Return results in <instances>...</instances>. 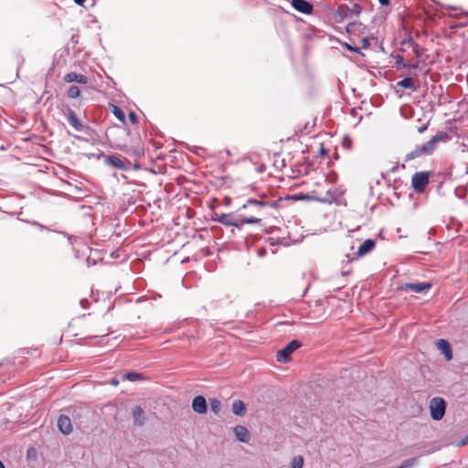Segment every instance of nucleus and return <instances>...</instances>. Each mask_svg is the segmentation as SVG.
I'll use <instances>...</instances> for the list:
<instances>
[{"instance_id": "f257e3e1", "label": "nucleus", "mask_w": 468, "mask_h": 468, "mask_svg": "<svg viewBox=\"0 0 468 468\" xmlns=\"http://www.w3.org/2000/svg\"><path fill=\"white\" fill-rule=\"evenodd\" d=\"M63 410L69 414L74 425L80 430L90 429L93 411L87 405H72Z\"/></svg>"}, {"instance_id": "f03ea898", "label": "nucleus", "mask_w": 468, "mask_h": 468, "mask_svg": "<svg viewBox=\"0 0 468 468\" xmlns=\"http://www.w3.org/2000/svg\"><path fill=\"white\" fill-rule=\"evenodd\" d=\"M218 223L226 227H233L239 232H242L247 224H261V218L256 217H244L235 213H221Z\"/></svg>"}, {"instance_id": "7ed1b4c3", "label": "nucleus", "mask_w": 468, "mask_h": 468, "mask_svg": "<svg viewBox=\"0 0 468 468\" xmlns=\"http://www.w3.org/2000/svg\"><path fill=\"white\" fill-rule=\"evenodd\" d=\"M447 403L441 397H433L430 400L429 409L430 415L433 420H441L446 413Z\"/></svg>"}, {"instance_id": "20e7f679", "label": "nucleus", "mask_w": 468, "mask_h": 468, "mask_svg": "<svg viewBox=\"0 0 468 468\" xmlns=\"http://www.w3.org/2000/svg\"><path fill=\"white\" fill-rule=\"evenodd\" d=\"M302 346V342L297 339L290 341L277 352V361L283 364L289 363L292 360V354L299 349Z\"/></svg>"}, {"instance_id": "39448f33", "label": "nucleus", "mask_w": 468, "mask_h": 468, "mask_svg": "<svg viewBox=\"0 0 468 468\" xmlns=\"http://www.w3.org/2000/svg\"><path fill=\"white\" fill-rule=\"evenodd\" d=\"M431 288L432 283L431 282H416L403 283L399 285V290L404 292H412L426 294Z\"/></svg>"}, {"instance_id": "423d86ee", "label": "nucleus", "mask_w": 468, "mask_h": 468, "mask_svg": "<svg viewBox=\"0 0 468 468\" xmlns=\"http://www.w3.org/2000/svg\"><path fill=\"white\" fill-rule=\"evenodd\" d=\"M266 197V195L262 194L260 195V199L256 198H249L245 204L241 206L240 209H246L250 206L257 207H271V208H278L280 202L283 199L282 197H280L274 201H266L264 198Z\"/></svg>"}, {"instance_id": "0eeeda50", "label": "nucleus", "mask_w": 468, "mask_h": 468, "mask_svg": "<svg viewBox=\"0 0 468 468\" xmlns=\"http://www.w3.org/2000/svg\"><path fill=\"white\" fill-rule=\"evenodd\" d=\"M430 182V172H416L411 178V187L416 193H422Z\"/></svg>"}, {"instance_id": "6e6552de", "label": "nucleus", "mask_w": 468, "mask_h": 468, "mask_svg": "<svg viewBox=\"0 0 468 468\" xmlns=\"http://www.w3.org/2000/svg\"><path fill=\"white\" fill-rule=\"evenodd\" d=\"M105 164L112 168L121 170L122 172H127L129 170V165L131 162L124 158L123 160L120 158L117 154H111L105 156L104 160Z\"/></svg>"}, {"instance_id": "1a4fd4ad", "label": "nucleus", "mask_w": 468, "mask_h": 468, "mask_svg": "<svg viewBox=\"0 0 468 468\" xmlns=\"http://www.w3.org/2000/svg\"><path fill=\"white\" fill-rule=\"evenodd\" d=\"M434 151L428 142L424 143L421 145H416L415 148L408 153L405 156V162L411 161L415 158H418L421 155H431Z\"/></svg>"}, {"instance_id": "9d476101", "label": "nucleus", "mask_w": 468, "mask_h": 468, "mask_svg": "<svg viewBox=\"0 0 468 468\" xmlns=\"http://www.w3.org/2000/svg\"><path fill=\"white\" fill-rule=\"evenodd\" d=\"M74 425L69 413L65 412L59 415L57 422L58 431L63 435H69L72 431V426Z\"/></svg>"}, {"instance_id": "9b49d317", "label": "nucleus", "mask_w": 468, "mask_h": 468, "mask_svg": "<svg viewBox=\"0 0 468 468\" xmlns=\"http://www.w3.org/2000/svg\"><path fill=\"white\" fill-rule=\"evenodd\" d=\"M436 347L441 355H443L446 361H451L453 357L452 348L447 339L440 338L436 341Z\"/></svg>"}, {"instance_id": "f8f14e48", "label": "nucleus", "mask_w": 468, "mask_h": 468, "mask_svg": "<svg viewBox=\"0 0 468 468\" xmlns=\"http://www.w3.org/2000/svg\"><path fill=\"white\" fill-rule=\"evenodd\" d=\"M291 5L303 15H312L314 12L313 4L307 0H291Z\"/></svg>"}, {"instance_id": "ddd939ff", "label": "nucleus", "mask_w": 468, "mask_h": 468, "mask_svg": "<svg viewBox=\"0 0 468 468\" xmlns=\"http://www.w3.org/2000/svg\"><path fill=\"white\" fill-rule=\"evenodd\" d=\"M362 12V7L356 3H353L352 6H340L338 14L343 18H352L354 16H358Z\"/></svg>"}, {"instance_id": "4468645a", "label": "nucleus", "mask_w": 468, "mask_h": 468, "mask_svg": "<svg viewBox=\"0 0 468 468\" xmlns=\"http://www.w3.org/2000/svg\"><path fill=\"white\" fill-rule=\"evenodd\" d=\"M65 116L67 118V121L77 131L81 132L83 129L84 124L78 118L77 113L70 108L67 107V110L65 112Z\"/></svg>"}, {"instance_id": "2eb2a0df", "label": "nucleus", "mask_w": 468, "mask_h": 468, "mask_svg": "<svg viewBox=\"0 0 468 468\" xmlns=\"http://www.w3.org/2000/svg\"><path fill=\"white\" fill-rule=\"evenodd\" d=\"M192 409L196 413L206 414L207 412V402L203 395H197L192 400Z\"/></svg>"}, {"instance_id": "dca6fc26", "label": "nucleus", "mask_w": 468, "mask_h": 468, "mask_svg": "<svg viewBox=\"0 0 468 468\" xmlns=\"http://www.w3.org/2000/svg\"><path fill=\"white\" fill-rule=\"evenodd\" d=\"M132 418L134 426L141 427L146 422V416L144 410L140 405L133 407L132 410Z\"/></svg>"}, {"instance_id": "f3484780", "label": "nucleus", "mask_w": 468, "mask_h": 468, "mask_svg": "<svg viewBox=\"0 0 468 468\" xmlns=\"http://www.w3.org/2000/svg\"><path fill=\"white\" fill-rule=\"evenodd\" d=\"M285 200H294V201H317V202H325L327 199H320V197L304 194V193H297L292 195H288L284 197Z\"/></svg>"}, {"instance_id": "a211bd4d", "label": "nucleus", "mask_w": 468, "mask_h": 468, "mask_svg": "<svg viewBox=\"0 0 468 468\" xmlns=\"http://www.w3.org/2000/svg\"><path fill=\"white\" fill-rule=\"evenodd\" d=\"M376 247V240L373 239H367L358 247L356 257H363L372 251Z\"/></svg>"}, {"instance_id": "6ab92c4d", "label": "nucleus", "mask_w": 468, "mask_h": 468, "mask_svg": "<svg viewBox=\"0 0 468 468\" xmlns=\"http://www.w3.org/2000/svg\"><path fill=\"white\" fill-rule=\"evenodd\" d=\"M27 462L29 468H39L40 462L38 459L37 450L34 447H29L27 451Z\"/></svg>"}, {"instance_id": "aec40b11", "label": "nucleus", "mask_w": 468, "mask_h": 468, "mask_svg": "<svg viewBox=\"0 0 468 468\" xmlns=\"http://www.w3.org/2000/svg\"><path fill=\"white\" fill-rule=\"evenodd\" d=\"M112 113L125 126L126 134H131V129L127 127L126 116L122 109L115 104H110Z\"/></svg>"}, {"instance_id": "412c9836", "label": "nucleus", "mask_w": 468, "mask_h": 468, "mask_svg": "<svg viewBox=\"0 0 468 468\" xmlns=\"http://www.w3.org/2000/svg\"><path fill=\"white\" fill-rule=\"evenodd\" d=\"M64 81L68 83L77 82L80 84H87L89 79L87 76L83 74L75 71H70L64 76Z\"/></svg>"}, {"instance_id": "4be33fe9", "label": "nucleus", "mask_w": 468, "mask_h": 468, "mask_svg": "<svg viewBox=\"0 0 468 468\" xmlns=\"http://www.w3.org/2000/svg\"><path fill=\"white\" fill-rule=\"evenodd\" d=\"M366 29L367 27L360 21L350 22L346 27V31L349 35L365 34Z\"/></svg>"}, {"instance_id": "5701e85b", "label": "nucleus", "mask_w": 468, "mask_h": 468, "mask_svg": "<svg viewBox=\"0 0 468 468\" xmlns=\"http://www.w3.org/2000/svg\"><path fill=\"white\" fill-rule=\"evenodd\" d=\"M451 140V136L446 131H440L435 135H433L428 143L430 146H431L432 150L436 149V146L441 142H448Z\"/></svg>"}, {"instance_id": "b1692460", "label": "nucleus", "mask_w": 468, "mask_h": 468, "mask_svg": "<svg viewBox=\"0 0 468 468\" xmlns=\"http://www.w3.org/2000/svg\"><path fill=\"white\" fill-rule=\"evenodd\" d=\"M231 410L234 415H236L238 417H243L247 413V405L241 399H235L232 402Z\"/></svg>"}, {"instance_id": "393cba45", "label": "nucleus", "mask_w": 468, "mask_h": 468, "mask_svg": "<svg viewBox=\"0 0 468 468\" xmlns=\"http://www.w3.org/2000/svg\"><path fill=\"white\" fill-rule=\"evenodd\" d=\"M397 86L403 89H408L412 91L417 90V86L414 84L411 77L406 76L402 80H399L397 82Z\"/></svg>"}, {"instance_id": "a878e982", "label": "nucleus", "mask_w": 468, "mask_h": 468, "mask_svg": "<svg viewBox=\"0 0 468 468\" xmlns=\"http://www.w3.org/2000/svg\"><path fill=\"white\" fill-rule=\"evenodd\" d=\"M144 378L145 377L144 376V374L137 371H127L122 376L123 380H128L131 382L144 380Z\"/></svg>"}, {"instance_id": "bb28decb", "label": "nucleus", "mask_w": 468, "mask_h": 468, "mask_svg": "<svg viewBox=\"0 0 468 468\" xmlns=\"http://www.w3.org/2000/svg\"><path fill=\"white\" fill-rule=\"evenodd\" d=\"M235 439H249L250 431L243 425H237L233 428Z\"/></svg>"}, {"instance_id": "cd10ccee", "label": "nucleus", "mask_w": 468, "mask_h": 468, "mask_svg": "<svg viewBox=\"0 0 468 468\" xmlns=\"http://www.w3.org/2000/svg\"><path fill=\"white\" fill-rule=\"evenodd\" d=\"M337 194L335 190L328 189L325 193V197H320V199H327L328 201L322 202L323 204H332L337 200Z\"/></svg>"}, {"instance_id": "c85d7f7f", "label": "nucleus", "mask_w": 468, "mask_h": 468, "mask_svg": "<svg viewBox=\"0 0 468 468\" xmlns=\"http://www.w3.org/2000/svg\"><path fill=\"white\" fill-rule=\"evenodd\" d=\"M304 459L302 455H295L290 462V468H303Z\"/></svg>"}, {"instance_id": "c756f323", "label": "nucleus", "mask_w": 468, "mask_h": 468, "mask_svg": "<svg viewBox=\"0 0 468 468\" xmlns=\"http://www.w3.org/2000/svg\"><path fill=\"white\" fill-rule=\"evenodd\" d=\"M209 404H210L211 411L214 414L218 415L219 411L221 410V402H220V400L218 399H217V398H213V399H209Z\"/></svg>"}, {"instance_id": "7c9ffc66", "label": "nucleus", "mask_w": 468, "mask_h": 468, "mask_svg": "<svg viewBox=\"0 0 468 468\" xmlns=\"http://www.w3.org/2000/svg\"><path fill=\"white\" fill-rule=\"evenodd\" d=\"M341 45L343 48H345L346 50H348L352 53L357 54L362 57L365 56L364 53L361 51V49L359 48H357L356 46H353L347 42H343V43H341Z\"/></svg>"}, {"instance_id": "2f4dec72", "label": "nucleus", "mask_w": 468, "mask_h": 468, "mask_svg": "<svg viewBox=\"0 0 468 468\" xmlns=\"http://www.w3.org/2000/svg\"><path fill=\"white\" fill-rule=\"evenodd\" d=\"M80 94V90L76 85H71L67 90V95L70 99H77Z\"/></svg>"}, {"instance_id": "473e14b6", "label": "nucleus", "mask_w": 468, "mask_h": 468, "mask_svg": "<svg viewBox=\"0 0 468 468\" xmlns=\"http://www.w3.org/2000/svg\"><path fill=\"white\" fill-rule=\"evenodd\" d=\"M408 42H409L410 46L412 47L414 55L417 58H420L423 54V48L421 46H420L419 44L415 43L411 38L409 39Z\"/></svg>"}, {"instance_id": "72a5a7b5", "label": "nucleus", "mask_w": 468, "mask_h": 468, "mask_svg": "<svg viewBox=\"0 0 468 468\" xmlns=\"http://www.w3.org/2000/svg\"><path fill=\"white\" fill-rule=\"evenodd\" d=\"M129 155L140 158L144 155V149L140 145L133 146Z\"/></svg>"}, {"instance_id": "f704fd0d", "label": "nucleus", "mask_w": 468, "mask_h": 468, "mask_svg": "<svg viewBox=\"0 0 468 468\" xmlns=\"http://www.w3.org/2000/svg\"><path fill=\"white\" fill-rule=\"evenodd\" d=\"M395 68L399 70L401 69H404L406 62L404 61V57L400 54H397L395 57Z\"/></svg>"}, {"instance_id": "c9c22d12", "label": "nucleus", "mask_w": 468, "mask_h": 468, "mask_svg": "<svg viewBox=\"0 0 468 468\" xmlns=\"http://www.w3.org/2000/svg\"><path fill=\"white\" fill-rule=\"evenodd\" d=\"M112 147L114 149H117V150H120L129 155L133 146H129L126 144H116L114 145H112Z\"/></svg>"}, {"instance_id": "e433bc0d", "label": "nucleus", "mask_w": 468, "mask_h": 468, "mask_svg": "<svg viewBox=\"0 0 468 468\" xmlns=\"http://www.w3.org/2000/svg\"><path fill=\"white\" fill-rule=\"evenodd\" d=\"M81 132H83L90 138H93L94 136L97 135L95 129L89 125H84Z\"/></svg>"}, {"instance_id": "4c0bfd02", "label": "nucleus", "mask_w": 468, "mask_h": 468, "mask_svg": "<svg viewBox=\"0 0 468 468\" xmlns=\"http://www.w3.org/2000/svg\"><path fill=\"white\" fill-rule=\"evenodd\" d=\"M338 179V176L335 172H331L329 173L327 176H326V181L331 183V184H335Z\"/></svg>"}, {"instance_id": "58836bf2", "label": "nucleus", "mask_w": 468, "mask_h": 468, "mask_svg": "<svg viewBox=\"0 0 468 468\" xmlns=\"http://www.w3.org/2000/svg\"><path fill=\"white\" fill-rule=\"evenodd\" d=\"M85 155L88 158H97V159H101V157H105L104 153L101 152V151H99L97 154H95V153H87V154H85Z\"/></svg>"}, {"instance_id": "ea45409f", "label": "nucleus", "mask_w": 468, "mask_h": 468, "mask_svg": "<svg viewBox=\"0 0 468 468\" xmlns=\"http://www.w3.org/2000/svg\"><path fill=\"white\" fill-rule=\"evenodd\" d=\"M128 118L133 124L138 123V116L133 111L129 112Z\"/></svg>"}, {"instance_id": "a19ab883", "label": "nucleus", "mask_w": 468, "mask_h": 468, "mask_svg": "<svg viewBox=\"0 0 468 468\" xmlns=\"http://www.w3.org/2000/svg\"><path fill=\"white\" fill-rule=\"evenodd\" d=\"M361 48L363 49H367L370 48V38L368 37H365L361 39Z\"/></svg>"}, {"instance_id": "79ce46f5", "label": "nucleus", "mask_w": 468, "mask_h": 468, "mask_svg": "<svg viewBox=\"0 0 468 468\" xmlns=\"http://www.w3.org/2000/svg\"><path fill=\"white\" fill-rule=\"evenodd\" d=\"M56 232H57V233H58V234H60V235H62V236H64V237H67V238H68V239H69V244H71V245L73 244V240H75V239H76V237H75V236L70 235V234H69V233H67V232H65V231H61V230H59V231H56Z\"/></svg>"}, {"instance_id": "37998d69", "label": "nucleus", "mask_w": 468, "mask_h": 468, "mask_svg": "<svg viewBox=\"0 0 468 468\" xmlns=\"http://www.w3.org/2000/svg\"><path fill=\"white\" fill-rule=\"evenodd\" d=\"M317 156H328V150L321 144L320 149L317 153Z\"/></svg>"}, {"instance_id": "c03bdc74", "label": "nucleus", "mask_w": 468, "mask_h": 468, "mask_svg": "<svg viewBox=\"0 0 468 468\" xmlns=\"http://www.w3.org/2000/svg\"><path fill=\"white\" fill-rule=\"evenodd\" d=\"M304 165L306 166L305 175H307L309 173V170L313 167L314 162L312 160H310L309 158H305Z\"/></svg>"}, {"instance_id": "a18cd8bd", "label": "nucleus", "mask_w": 468, "mask_h": 468, "mask_svg": "<svg viewBox=\"0 0 468 468\" xmlns=\"http://www.w3.org/2000/svg\"><path fill=\"white\" fill-rule=\"evenodd\" d=\"M452 444L455 447H463L468 444V441H452Z\"/></svg>"}, {"instance_id": "49530a36", "label": "nucleus", "mask_w": 468, "mask_h": 468, "mask_svg": "<svg viewBox=\"0 0 468 468\" xmlns=\"http://www.w3.org/2000/svg\"><path fill=\"white\" fill-rule=\"evenodd\" d=\"M292 173L293 174V177H298L301 174V170L299 166H291Z\"/></svg>"}, {"instance_id": "de8ad7c7", "label": "nucleus", "mask_w": 468, "mask_h": 468, "mask_svg": "<svg viewBox=\"0 0 468 468\" xmlns=\"http://www.w3.org/2000/svg\"><path fill=\"white\" fill-rule=\"evenodd\" d=\"M418 67H419L418 63H407L406 62V65H405L404 69H418Z\"/></svg>"}, {"instance_id": "09e8293b", "label": "nucleus", "mask_w": 468, "mask_h": 468, "mask_svg": "<svg viewBox=\"0 0 468 468\" xmlns=\"http://www.w3.org/2000/svg\"><path fill=\"white\" fill-rule=\"evenodd\" d=\"M31 224H32L33 226H37V227H38L40 229H47V230H48V231H51V229H50L48 227H47V226H45V225H42V224H40V223H38V222H37V221H33Z\"/></svg>"}, {"instance_id": "8fccbe9b", "label": "nucleus", "mask_w": 468, "mask_h": 468, "mask_svg": "<svg viewBox=\"0 0 468 468\" xmlns=\"http://www.w3.org/2000/svg\"><path fill=\"white\" fill-rule=\"evenodd\" d=\"M80 304L83 309H87L90 305V302L87 299H81Z\"/></svg>"}, {"instance_id": "3c124183", "label": "nucleus", "mask_w": 468, "mask_h": 468, "mask_svg": "<svg viewBox=\"0 0 468 468\" xmlns=\"http://www.w3.org/2000/svg\"><path fill=\"white\" fill-rule=\"evenodd\" d=\"M107 336V335H102L101 336H98V335H89L85 338H83L82 340L85 341V340H88V339H97V338H101V340L104 339L105 337Z\"/></svg>"}, {"instance_id": "603ef678", "label": "nucleus", "mask_w": 468, "mask_h": 468, "mask_svg": "<svg viewBox=\"0 0 468 468\" xmlns=\"http://www.w3.org/2000/svg\"><path fill=\"white\" fill-rule=\"evenodd\" d=\"M267 254V250L265 248H260L257 250V255L259 257H264Z\"/></svg>"}, {"instance_id": "864d4df0", "label": "nucleus", "mask_w": 468, "mask_h": 468, "mask_svg": "<svg viewBox=\"0 0 468 468\" xmlns=\"http://www.w3.org/2000/svg\"><path fill=\"white\" fill-rule=\"evenodd\" d=\"M352 144V141L350 138L346 137L343 143L344 147L350 148Z\"/></svg>"}, {"instance_id": "5fc2aeb1", "label": "nucleus", "mask_w": 468, "mask_h": 468, "mask_svg": "<svg viewBox=\"0 0 468 468\" xmlns=\"http://www.w3.org/2000/svg\"><path fill=\"white\" fill-rule=\"evenodd\" d=\"M86 262H87L88 266H92V265H95L97 263V261L94 259H91L90 257H88L86 259Z\"/></svg>"}, {"instance_id": "6e6d98bb", "label": "nucleus", "mask_w": 468, "mask_h": 468, "mask_svg": "<svg viewBox=\"0 0 468 468\" xmlns=\"http://www.w3.org/2000/svg\"><path fill=\"white\" fill-rule=\"evenodd\" d=\"M132 165L133 170H140L142 165L138 162H134L133 164H130L129 166Z\"/></svg>"}, {"instance_id": "4d7b16f0", "label": "nucleus", "mask_w": 468, "mask_h": 468, "mask_svg": "<svg viewBox=\"0 0 468 468\" xmlns=\"http://www.w3.org/2000/svg\"><path fill=\"white\" fill-rule=\"evenodd\" d=\"M189 150H190L191 152H193L194 154H198V151H199V150H203V148H202V147H200V146H193L192 148H189Z\"/></svg>"}, {"instance_id": "13d9d810", "label": "nucleus", "mask_w": 468, "mask_h": 468, "mask_svg": "<svg viewBox=\"0 0 468 468\" xmlns=\"http://www.w3.org/2000/svg\"><path fill=\"white\" fill-rule=\"evenodd\" d=\"M79 38H80V37L78 35H72L70 37V41L74 44H78Z\"/></svg>"}, {"instance_id": "bf43d9fd", "label": "nucleus", "mask_w": 468, "mask_h": 468, "mask_svg": "<svg viewBox=\"0 0 468 468\" xmlns=\"http://www.w3.org/2000/svg\"><path fill=\"white\" fill-rule=\"evenodd\" d=\"M350 272H351V269H350V268L346 269L345 267H343L342 271H341V274H342V276H346V275H348Z\"/></svg>"}, {"instance_id": "052dcab7", "label": "nucleus", "mask_w": 468, "mask_h": 468, "mask_svg": "<svg viewBox=\"0 0 468 468\" xmlns=\"http://www.w3.org/2000/svg\"><path fill=\"white\" fill-rule=\"evenodd\" d=\"M427 128H428V123L423 124V125H421L420 127L418 128V132L420 133H424L427 130Z\"/></svg>"}, {"instance_id": "680f3d73", "label": "nucleus", "mask_w": 468, "mask_h": 468, "mask_svg": "<svg viewBox=\"0 0 468 468\" xmlns=\"http://www.w3.org/2000/svg\"><path fill=\"white\" fill-rule=\"evenodd\" d=\"M219 215H220V214H218V213H216V212H213V214H212V216H211V220H212V221H215V222H218Z\"/></svg>"}, {"instance_id": "e2e57ef3", "label": "nucleus", "mask_w": 468, "mask_h": 468, "mask_svg": "<svg viewBox=\"0 0 468 468\" xmlns=\"http://www.w3.org/2000/svg\"><path fill=\"white\" fill-rule=\"evenodd\" d=\"M382 6H388L390 4L389 0H378Z\"/></svg>"}, {"instance_id": "0e129e2a", "label": "nucleus", "mask_w": 468, "mask_h": 468, "mask_svg": "<svg viewBox=\"0 0 468 468\" xmlns=\"http://www.w3.org/2000/svg\"><path fill=\"white\" fill-rule=\"evenodd\" d=\"M110 384H111L112 386H117V385L119 384V379H118V378H112V379L110 380Z\"/></svg>"}, {"instance_id": "69168bd1", "label": "nucleus", "mask_w": 468, "mask_h": 468, "mask_svg": "<svg viewBox=\"0 0 468 468\" xmlns=\"http://www.w3.org/2000/svg\"><path fill=\"white\" fill-rule=\"evenodd\" d=\"M73 2L80 6H84L86 0H73Z\"/></svg>"}, {"instance_id": "338daca9", "label": "nucleus", "mask_w": 468, "mask_h": 468, "mask_svg": "<svg viewBox=\"0 0 468 468\" xmlns=\"http://www.w3.org/2000/svg\"><path fill=\"white\" fill-rule=\"evenodd\" d=\"M284 324H292V323L289 321L279 322L276 324V326L284 325Z\"/></svg>"}, {"instance_id": "774afa93", "label": "nucleus", "mask_w": 468, "mask_h": 468, "mask_svg": "<svg viewBox=\"0 0 468 468\" xmlns=\"http://www.w3.org/2000/svg\"><path fill=\"white\" fill-rule=\"evenodd\" d=\"M74 137L78 140H80V141H85V142H88L89 139L88 138H84L82 136H80V135H74Z\"/></svg>"}]
</instances>
